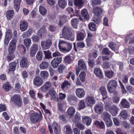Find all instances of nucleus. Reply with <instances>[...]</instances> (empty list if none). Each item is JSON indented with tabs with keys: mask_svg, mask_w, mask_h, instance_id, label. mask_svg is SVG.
Instances as JSON below:
<instances>
[{
	"mask_svg": "<svg viewBox=\"0 0 134 134\" xmlns=\"http://www.w3.org/2000/svg\"><path fill=\"white\" fill-rule=\"evenodd\" d=\"M62 35L64 38L71 41L74 39V37L71 32V29L68 26H65L62 31ZM62 38V37H60Z\"/></svg>",
	"mask_w": 134,
	"mask_h": 134,
	"instance_id": "nucleus-1",
	"label": "nucleus"
},
{
	"mask_svg": "<svg viewBox=\"0 0 134 134\" xmlns=\"http://www.w3.org/2000/svg\"><path fill=\"white\" fill-rule=\"evenodd\" d=\"M104 105L105 109L109 111L113 116H115L117 115L118 109L115 105L111 106L110 103L107 102H104Z\"/></svg>",
	"mask_w": 134,
	"mask_h": 134,
	"instance_id": "nucleus-2",
	"label": "nucleus"
},
{
	"mask_svg": "<svg viewBox=\"0 0 134 134\" xmlns=\"http://www.w3.org/2000/svg\"><path fill=\"white\" fill-rule=\"evenodd\" d=\"M118 83L115 80H111L109 81L107 88L108 92L110 93H113L117 88Z\"/></svg>",
	"mask_w": 134,
	"mask_h": 134,
	"instance_id": "nucleus-3",
	"label": "nucleus"
},
{
	"mask_svg": "<svg viewBox=\"0 0 134 134\" xmlns=\"http://www.w3.org/2000/svg\"><path fill=\"white\" fill-rule=\"evenodd\" d=\"M42 117L41 113L39 114L36 112L33 113L30 115V120L32 122L36 123L41 120Z\"/></svg>",
	"mask_w": 134,
	"mask_h": 134,
	"instance_id": "nucleus-4",
	"label": "nucleus"
},
{
	"mask_svg": "<svg viewBox=\"0 0 134 134\" xmlns=\"http://www.w3.org/2000/svg\"><path fill=\"white\" fill-rule=\"evenodd\" d=\"M11 100L14 102L15 105L19 107L22 105V100L20 96L15 95L11 98Z\"/></svg>",
	"mask_w": 134,
	"mask_h": 134,
	"instance_id": "nucleus-5",
	"label": "nucleus"
},
{
	"mask_svg": "<svg viewBox=\"0 0 134 134\" xmlns=\"http://www.w3.org/2000/svg\"><path fill=\"white\" fill-rule=\"evenodd\" d=\"M41 44L43 49L44 50L48 49L52 44V41L50 40L47 39L46 41H41Z\"/></svg>",
	"mask_w": 134,
	"mask_h": 134,
	"instance_id": "nucleus-6",
	"label": "nucleus"
},
{
	"mask_svg": "<svg viewBox=\"0 0 134 134\" xmlns=\"http://www.w3.org/2000/svg\"><path fill=\"white\" fill-rule=\"evenodd\" d=\"M94 109L96 113L100 114L103 110V104L101 102L96 104L94 107Z\"/></svg>",
	"mask_w": 134,
	"mask_h": 134,
	"instance_id": "nucleus-7",
	"label": "nucleus"
},
{
	"mask_svg": "<svg viewBox=\"0 0 134 134\" xmlns=\"http://www.w3.org/2000/svg\"><path fill=\"white\" fill-rule=\"evenodd\" d=\"M59 50L62 52L64 53L68 52L70 51L72 48V44L70 43H68L67 48L63 47L60 45H58Z\"/></svg>",
	"mask_w": 134,
	"mask_h": 134,
	"instance_id": "nucleus-8",
	"label": "nucleus"
},
{
	"mask_svg": "<svg viewBox=\"0 0 134 134\" xmlns=\"http://www.w3.org/2000/svg\"><path fill=\"white\" fill-rule=\"evenodd\" d=\"M67 21V18L66 16L65 15L60 16L55 23L58 24L59 25L61 26Z\"/></svg>",
	"mask_w": 134,
	"mask_h": 134,
	"instance_id": "nucleus-9",
	"label": "nucleus"
},
{
	"mask_svg": "<svg viewBox=\"0 0 134 134\" xmlns=\"http://www.w3.org/2000/svg\"><path fill=\"white\" fill-rule=\"evenodd\" d=\"M17 40L15 39H13L9 44V53H13L15 50L16 47Z\"/></svg>",
	"mask_w": 134,
	"mask_h": 134,
	"instance_id": "nucleus-10",
	"label": "nucleus"
},
{
	"mask_svg": "<svg viewBox=\"0 0 134 134\" xmlns=\"http://www.w3.org/2000/svg\"><path fill=\"white\" fill-rule=\"evenodd\" d=\"M62 57H60L54 59L51 62V64L52 66L54 68L57 67L58 64L62 62Z\"/></svg>",
	"mask_w": 134,
	"mask_h": 134,
	"instance_id": "nucleus-11",
	"label": "nucleus"
},
{
	"mask_svg": "<svg viewBox=\"0 0 134 134\" xmlns=\"http://www.w3.org/2000/svg\"><path fill=\"white\" fill-rule=\"evenodd\" d=\"M85 101L87 104L89 106H91L96 103L94 98L92 96L87 97Z\"/></svg>",
	"mask_w": 134,
	"mask_h": 134,
	"instance_id": "nucleus-12",
	"label": "nucleus"
},
{
	"mask_svg": "<svg viewBox=\"0 0 134 134\" xmlns=\"http://www.w3.org/2000/svg\"><path fill=\"white\" fill-rule=\"evenodd\" d=\"M120 108H127L129 107L130 105V103L125 99H122L120 102Z\"/></svg>",
	"mask_w": 134,
	"mask_h": 134,
	"instance_id": "nucleus-13",
	"label": "nucleus"
},
{
	"mask_svg": "<svg viewBox=\"0 0 134 134\" xmlns=\"http://www.w3.org/2000/svg\"><path fill=\"white\" fill-rule=\"evenodd\" d=\"M99 91L103 97L102 99L104 100L107 98V92L105 87L103 86H102L99 88Z\"/></svg>",
	"mask_w": 134,
	"mask_h": 134,
	"instance_id": "nucleus-14",
	"label": "nucleus"
},
{
	"mask_svg": "<svg viewBox=\"0 0 134 134\" xmlns=\"http://www.w3.org/2000/svg\"><path fill=\"white\" fill-rule=\"evenodd\" d=\"M42 79L39 76L36 77L34 80V84L37 86H40L43 83Z\"/></svg>",
	"mask_w": 134,
	"mask_h": 134,
	"instance_id": "nucleus-15",
	"label": "nucleus"
},
{
	"mask_svg": "<svg viewBox=\"0 0 134 134\" xmlns=\"http://www.w3.org/2000/svg\"><path fill=\"white\" fill-rule=\"evenodd\" d=\"M76 94L79 98H81L84 97L85 92L82 89L79 88L76 89Z\"/></svg>",
	"mask_w": 134,
	"mask_h": 134,
	"instance_id": "nucleus-16",
	"label": "nucleus"
},
{
	"mask_svg": "<svg viewBox=\"0 0 134 134\" xmlns=\"http://www.w3.org/2000/svg\"><path fill=\"white\" fill-rule=\"evenodd\" d=\"M20 63V66L22 68H27L29 65V63L26 58H22Z\"/></svg>",
	"mask_w": 134,
	"mask_h": 134,
	"instance_id": "nucleus-17",
	"label": "nucleus"
},
{
	"mask_svg": "<svg viewBox=\"0 0 134 134\" xmlns=\"http://www.w3.org/2000/svg\"><path fill=\"white\" fill-rule=\"evenodd\" d=\"M51 86V84L49 81L46 83L41 88V91L42 92H44L49 90Z\"/></svg>",
	"mask_w": 134,
	"mask_h": 134,
	"instance_id": "nucleus-18",
	"label": "nucleus"
},
{
	"mask_svg": "<svg viewBox=\"0 0 134 134\" xmlns=\"http://www.w3.org/2000/svg\"><path fill=\"white\" fill-rule=\"evenodd\" d=\"M94 73L100 79L103 78V75L101 70L99 68H96L94 71Z\"/></svg>",
	"mask_w": 134,
	"mask_h": 134,
	"instance_id": "nucleus-19",
	"label": "nucleus"
},
{
	"mask_svg": "<svg viewBox=\"0 0 134 134\" xmlns=\"http://www.w3.org/2000/svg\"><path fill=\"white\" fill-rule=\"evenodd\" d=\"M78 99L75 96L72 95L69 96L67 98L68 101L70 104H74V103L77 102Z\"/></svg>",
	"mask_w": 134,
	"mask_h": 134,
	"instance_id": "nucleus-20",
	"label": "nucleus"
},
{
	"mask_svg": "<svg viewBox=\"0 0 134 134\" xmlns=\"http://www.w3.org/2000/svg\"><path fill=\"white\" fill-rule=\"evenodd\" d=\"M28 26L27 22L25 20L21 22L20 24V28L22 31L26 30Z\"/></svg>",
	"mask_w": 134,
	"mask_h": 134,
	"instance_id": "nucleus-21",
	"label": "nucleus"
},
{
	"mask_svg": "<svg viewBox=\"0 0 134 134\" xmlns=\"http://www.w3.org/2000/svg\"><path fill=\"white\" fill-rule=\"evenodd\" d=\"M78 65V67L80 69L83 70L85 71L87 70V69L84 62L82 60L80 59L79 60Z\"/></svg>",
	"mask_w": 134,
	"mask_h": 134,
	"instance_id": "nucleus-22",
	"label": "nucleus"
},
{
	"mask_svg": "<svg viewBox=\"0 0 134 134\" xmlns=\"http://www.w3.org/2000/svg\"><path fill=\"white\" fill-rule=\"evenodd\" d=\"M102 10L100 7H96L93 8V13L96 16H100L102 13Z\"/></svg>",
	"mask_w": 134,
	"mask_h": 134,
	"instance_id": "nucleus-23",
	"label": "nucleus"
},
{
	"mask_svg": "<svg viewBox=\"0 0 134 134\" xmlns=\"http://www.w3.org/2000/svg\"><path fill=\"white\" fill-rule=\"evenodd\" d=\"M14 14V12L13 10H7L6 13L5 15L8 20H10L12 18Z\"/></svg>",
	"mask_w": 134,
	"mask_h": 134,
	"instance_id": "nucleus-24",
	"label": "nucleus"
},
{
	"mask_svg": "<svg viewBox=\"0 0 134 134\" xmlns=\"http://www.w3.org/2000/svg\"><path fill=\"white\" fill-rule=\"evenodd\" d=\"M82 120L84 123L88 126L90 125L92 122L91 119L89 117L85 116L82 117Z\"/></svg>",
	"mask_w": 134,
	"mask_h": 134,
	"instance_id": "nucleus-25",
	"label": "nucleus"
},
{
	"mask_svg": "<svg viewBox=\"0 0 134 134\" xmlns=\"http://www.w3.org/2000/svg\"><path fill=\"white\" fill-rule=\"evenodd\" d=\"M49 93L51 96V99L54 101H55L57 99V95L56 92L54 90H52L49 91Z\"/></svg>",
	"mask_w": 134,
	"mask_h": 134,
	"instance_id": "nucleus-26",
	"label": "nucleus"
},
{
	"mask_svg": "<svg viewBox=\"0 0 134 134\" xmlns=\"http://www.w3.org/2000/svg\"><path fill=\"white\" fill-rule=\"evenodd\" d=\"M58 3L59 7L63 9H64L67 5V2L65 0H59Z\"/></svg>",
	"mask_w": 134,
	"mask_h": 134,
	"instance_id": "nucleus-27",
	"label": "nucleus"
},
{
	"mask_svg": "<svg viewBox=\"0 0 134 134\" xmlns=\"http://www.w3.org/2000/svg\"><path fill=\"white\" fill-rule=\"evenodd\" d=\"M79 20L77 18L72 19L71 21V23L73 27L75 29H77V25L79 23Z\"/></svg>",
	"mask_w": 134,
	"mask_h": 134,
	"instance_id": "nucleus-28",
	"label": "nucleus"
},
{
	"mask_svg": "<svg viewBox=\"0 0 134 134\" xmlns=\"http://www.w3.org/2000/svg\"><path fill=\"white\" fill-rule=\"evenodd\" d=\"M16 65V62H13L10 63L9 65V69L7 71L9 73L10 71H14L15 70V68Z\"/></svg>",
	"mask_w": 134,
	"mask_h": 134,
	"instance_id": "nucleus-29",
	"label": "nucleus"
},
{
	"mask_svg": "<svg viewBox=\"0 0 134 134\" xmlns=\"http://www.w3.org/2000/svg\"><path fill=\"white\" fill-rule=\"evenodd\" d=\"M81 120V116L79 113H77L75 115L74 118L72 119L73 122L75 123L79 122Z\"/></svg>",
	"mask_w": 134,
	"mask_h": 134,
	"instance_id": "nucleus-30",
	"label": "nucleus"
},
{
	"mask_svg": "<svg viewBox=\"0 0 134 134\" xmlns=\"http://www.w3.org/2000/svg\"><path fill=\"white\" fill-rule=\"evenodd\" d=\"M64 130L66 134H72V131L70 126L69 125H66L64 126Z\"/></svg>",
	"mask_w": 134,
	"mask_h": 134,
	"instance_id": "nucleus-31",
	"label": "nucleus"
},
{
	"mask_svg": "<svg viewBox=\"0 0 134 134\" xmlns=\"http://www.w3.org/2000/svg\"><path fill=\"white\" fill-rule=\"evenodd\" d=\"M128 116V114L127 111L126 110H123L120 113L119 115L120 118L121 119L122 118L124 119H127Z\"/></svg>",
	"mask_w": 134,
	"mask_h": 134,
	"instance_id": "nucleus-32",
	"label": "nucleus"
},
{
	"mask_svg": "<svg viewBox=\"0 0 134 134\" xmlns=\"http://www.w3.org/2000/svg\"><path fill=\"white\" fill-rule=\"evenodd\" d=\"M21 0H14V8L16 11H18L20 8V4Z\"/></svg>",
	"mask_w": 134,
	"mask_h": 134,
	"instance_id": "nucleus-33",
	"label": "nucleus"
},
{
	"mask_svg": "<svg viewBox=\"0 0 134 134\" xmlns=\"http://www.w3.org/2000/svg\"><path fill=\"white\" fill-rule=\"evenodd\" d=\"M81 14L82 16L85 19L87 20L89 19V15L86 9H83L81 11Z\"/></svg>",
	"mask_w": 134,
	"mask_h": 134,
	"instance_id": "nucleus-34",
	"label": "nucleus"
},
{
	"mask_svg": "<svg viewBox=\"0 0 134 134\" xmlns=\"http://www.w3.org/2000/svg\"><path fill=\"white\" fill-rule=\"evenodd\" d=\"M78 106V109L79 110L84 109L86 107L85 101L83 100H80Z\"/></svg>",
	"mask_w": 134,
	"mask_h": 134,
	"instance_id": "nucleus-35",
	"label": "nucleus"
},
{
	"mask_svg": "<svg viewBox=\"0 0 134 134\" xmlns=\"http://www.w3.org/2000/svg\"><path fill=\"white\" fill-rule=\"evenodd\" d=\"M75 112V109L72 107H71L68 108L66 112L68 115L71 118L74 115Z\"/></svg>",
	"mask_w": 134,
	"mask_h": 134,
	"instance_id": "nucleus-36",
	"label": "nucleus"
},
{
	"mask_svg": "<svg viewBox=\"0 0 134 134\" xmlns=\"http://www.w3.org/2000/svg\"><path fill=\"white\" fill-rule=\"evenodd\" d=\"M71 84L70 82L67 81L65 80L63 83L61 88L63 90H66L68 87V86H70Z\"/></svg>",
	"mask_w": 134,
	"mask_h": 134,
	"instance_id": "nucleus-37",
	"label": "nucleus"
},
{
	"mask_svg": "<svg viewBox=\"0 0 134 134\" xmlns=\"http://www.w3.org/2000/svg\"><path fill=\"white\" fill-rule=\"evenodd\" d=\"M125 41H129V43L132 44L134 43V36H131L130 35H127L125 38Z\"/></svg>",
	"mask_w": 134,
	"mask_h": 134,
	"instance_id": "nucleus-38",
	"label": "nucleus"
},
{
	"mask_svg": "<svg viewBox=\"0 0 134 134\" xmlns=\"http://www.w3.org/2000/svg\"><path fill=\"white\" fill-rule=\"evenodd\" d=\"M94 124L98 127L103 129L105 127V125L104 122L101 121L99 122L98 121H96L94 122Z\"/></svg>",
	"mask_w": 134,
	"mask_h": 134,
	"instance_id": "nucleus-39",
	"label": "nucleus"
},
{
	"mask_svg": "<svg viewBox=\"0 0 134 134\" xmlns=\"http://www.w3.org/2000/svg\"><path fill=\"white\" fill-rule=\"evenodd\" d=\"M74 4L79 8H81L83 6V2L82 0H74Z\"/></svg>",
	"mask_w": 134,
	"mask_h": 134,
	"instance_id": "nucleus-40",
	"label": "nucleus"
},
{
	"mask_svg": "<svg viewBox=\"0 0 134 134\" xmlns=\"http://www.w3.org/2000/svg\"><path fill=\"white\" fill-rule=\"evenodd\" d=\"M32 32V29H29L26 32L23 33L22 35L23 37L25 38L29 37L31 35Z\"/></svg>",
	"mask_w": 134,
	"mask_h": 134,
	"instance_id": "nucleus-41",
	"label": "nucleus"
},
{
	"mask_svg": "<svg viewBox=\"0 0 134 134\" xmlns=\"http://www.w3.org/2000/svg\"><path fill=\"white\" fill-rule=\"evenodd\" d=\"M88 27L89 29L93 31H95L96 29V24L93 23H90L88 25Z\"/></svg>",
	"mask_w": 134,
	"mask_h": 134,
	"instance_id": "nucleus-42",
	"label": "nucleus"
},
{
	"mask_svg": "<svg viewBox=\"0 0 134 134\" xmlns=\"http://www.w3.org/2000/svg\"><path fill=\"white\" fill-rule=\"evenodd\" d=\"M40 75L43 79H47L49 76L48 72L46 71H41L40 72Z\"/></svg>",
	"mask_w": 134,
	"mask_h": 134,
	"instance_id": "nucleus-43",
	"label": "nucleus"
},
{
	"mask_svg": "<svg viewBox=\"0 0 134 134\" xmlns=\"http://www.w3.org/2000/svg\"><path fill=\"white\" fill-rule=\"evenodd\" d=\"M24 43L26 47L28 48H29L31 44V40L29 38L25 39L24 40Z\"/></svg>",
	"mask_w": 134,
	"mask_h": 134,
	"instance_id": "nucleus-44",
	"label": "nucleus"
},
{
	"mask_svg": "<svg viewBox=\"0 0 134 134\" xmlns=\"http://www.w3.org/2000/svg\"><path fill=\"white\" fill-rule=\"evenodd\" d=\"M102 53L106 55H109L111 54L110 57H111L113 53H112L110 51L108 48H105L103 49Z\"/></svg>",
	"mask_w": 134,
	"mask_h": 134,
	"instance_id": "nucleus-45",
	"label": "nucleus"
},
{
	"mask_svg": "<svg viewBox=\"0 0 134 134\" xmlns=\"http://www.w3.org/2000/svg\"><path fill=\"white\" fill-rule=\"evenodd\" d=\"M52 125L54 132L57 133L59 130V126H58L57 123L54 122L53 123Z\"/></svg>",
	"mask_w": 134,
	"mask_h": 134,
	"instance_id": "nucleus-46",
	"label": "nucleus"
},
{
	"mask_svg": "<svg viewBox=\"0 0 134 134\" xmlns=\"http://www.w3.org/2000/svg\"><path fill=\"white\" fill-rule=\"evenodd\" d=\"M103 119L105 121L110 119V114L106 112H104L103 114Z\"/></svg>",
	"mask_w": 134,
	"mask_h": 134,
	"instance_id": "nucleus-47",
	"label": "nucleus"
},
{
	"mask_svg": "<svg viewBox=\"0 0 134 134\" xmlns=\"http://www.w3.org/2000/svg\"><path fill=\"white\" fill-rule=\"evenodd\" d=\"M39 8V12L41 14L44 15L46 14L47 11L45 8L42 6H40Z\"/></svg>",
	"mask_w": 134,
	"mask_h": 134,
	"instance_id": "nucleus-48",
	"label": "nucleus"
},
{
	"mask_svg": "<svg viewBox=\"0 0 134 134\" xmlns=\"http://www.w3.org/2000/svg\"><path fill=\"white\" fill-rule=\"evenodd\" d=\"M105 75L108 78H111L114 75V72L112 71H108L105 72Z\"/></svg>",
	"mask_w": 134,
	"mask_h": 134,
	"instance_id": "nucleus-49",
	"label": "nucleus"
},
{
	"mask_svg": "<svg viewBox=\"0 0 134 134\" xmlns=\"http://www.w3.org/2000/svg\"><path fill=\"white\" fill-rule=\"evenodd\" d=\"M86 73L82 71L79 75L80 79L82 82H85V80Z\"/></svg>",
	"mask_w": 134,
	"mask_h": 134,
	"instance_id": "nucleus-50",
	"label": "nucleus"
},
{
	"mask_svg": "<svg viewBox=\"0 0 134 134\" xmlns=\"http://www.w3.org/2000/svg\"><path fill=\"white\" fill-rule=\"evenodd\" d=\"M92 21L97 24H99L100 23L101 19L98 16H94L92 19Z\"/></svg>",
	"mask_w": 134,
	"mask_h": 134,
	"instance_id": "nucleus-51",
	"label": "nucleus"
},
{
	"mask_svg": "<svg viewBox=\"0 0 134 134\" xmlns=\"http://www.w3.org/2000/svg\"><path fill=\"white\" fill-rule=\"evenodd\" d=\"M84 37V34L82 32L79 33L77 35V39L78 41L82 40Z\"/></svg>",
	"mask_w": 134,
	"mask_h": 134,
	"instance_id": "nucleus-52",
	"label": "nucleus"
},
{
	"mask_svg": "<svg viewBox=\"0 0 134 134\" xmlns=\"http://www.w3.org/2000/svg\"><path fill=\"white\" fill-rule=\"evenodd\" d=\"M49 65V64L46 62H43L40 64V67L42 69H44L47 68Z\"/></svg>",
	"mask_w": 134,
	"mask_h": 134,
	"instance_id": "nucleus-53",
	"label": "nucleus"
},
{
	"mask_svg": "<svg viewBox=\"0 0 134 134\" xmlns=\"http://www.w3.org/2000/svg\"><path fill=\"white\" fill-rule=\"evenodd\" d=\"M15 55L13 53H9L7 57V58L8 61L9 62L13 60L15 58Z\"/></svg>",
	"mask_w": 134,
	"mask_h": 134,
	"instance_id": "nucleus-54",
	"label": "nucleus"
},
{
	"mask_svg": "<svg viewBox=\"0 0 134 134\" xmlns=\"http://www.w3.org/2000/svg\"><path fill=\"white\" fill-rule=\"evenodd\" d=\"M5 37H9V39H11L12 37V30L9 29L6 32Z\"/></svg>",
	"mask_w": 134,
	"mask_h": 134,
	"instance_id": "nucleus-55",
	"label": "nucleus"
},
{
	"mask_svg": "<svg viewBox=\"0 0 134 134\" xmlns=\"http://www.w3.org/2000/svg\"><path fill=\"white\" fill-rule=\"evenodd\" d=\"M115 64L119 66L120 70H123L124 64L122 62H115Z\"/></svg>",
	"mask_w": 134,
	"mask_h": 134,
	"instance_id": "nucleus-56",
	"label": "nucleus"
},
{
	"mask_svg": "<svg viewBox=\"0 0 134 134\" xmlns=\"http://www.w3.org/2000/svg\"><path fill=\"white\" fill-rule=\"evenodd\" d=\"M65 68V65L62 64H60L58 66V71L59 73H63V70Z\"/></svg>",
	"mask_w": 134,
	"mask_h": 134,
	"instance_id": "nucleus-57",
	"label": "nucleus"
},
{
	"mask_svg": "<svg viewBox=\"0 0 134 134\" xmlns=\"http://www.w3.org/2000/svg\"><path fill=\"white\" fill-rule=\"evenodd\" d=\"M72 61V59L69 55H67L64 58V62L68 63H70Z\"/></svg>",
	"mask_w": 134,
	"mask_h": 134,
	"instance_id": "nucleus-58",
	"label": "nucleus"
},
{
	"mask_svg": "<svg viewBox=\"0 0 134 134\" xmlns=\"http://www.w3.org/2000/svg\"><path fill=\"white\" fill-rule=\"evenodd\" d=\"M3 88L6 91H8L10 88V86L8 82H7L3 86Z\"/></svg>",
	"mask_w": 134,
	"mask_h": 134,
	"instance_id": "nucleus-59",
	"label": "nucleus"
},
{
	"mask_svg": "<svg viewBox=\"0 0 134 134\" xmlns=\"http://www.w3.org/2000/svg\"><path fill=\"white\" fill-rule=\"evenodd\" d=\"M36 57L38 60H41L42 58V53L41 51H38L37 53Z\"/></svg>",
	"mask_w": 134,
	"mask_h": 134,
	"instance_id": "nucleus-60",
	"label": "nucleus"
},
{
	"mask_svg": "<svg viewBox=\"0 0 134 134\" xmlns=\"http://www.w3.org/2000/svg\"><path fill=\"white\" fill-rule=\"evenodd\" d=\"M44 53L46 58L49 59L51 58V53L49 50L44 51Z\"/></svg>",
	"mask_w": 134,
	"mask_h": 134,
	"instance_id": "nucleus-61",
	"label": "nucleus"
},
{
	"mask_svg": "<svg viewBox=\"0 0 134 134\" xmlns=\"http://www.w3.org/2000/svg\"><path fill=\"white\" fill-rule=\"evenodd\" d=\"M115 44L113 42H110L108 45L109 47L112 50L115 51Z\"/></svg>",
	"mask_w": 134,
	"mask_h": 134,
	"instance_id": "nucleus-62",
	"label": "nucleus"
},
{
	"mask_svg": "<svg viewBox=\"0 0 134 134\" xmlns=\"http://www.w3.org/2000/svg\"><path fill=\"white\" fill-rule=\"evenodd\" d=\"M126 87L127 91L130 92L133 91L134 90L133 87L129 84L127 85Z\"/></svg>",
	"mask_w": 134,
	"mask_h": 134,
	"instance_id": "nucleus-63",
	"label": "nucleus"
},
{
	"mask_svg": "<svg viewBox=\"0 0 134 134\" xmlns=\"http://www.w3.org/2000/svg\"><path fill=\"white\" fill-rule=\"evenodd\" d=\"M105 122L107 126L108 127H110L112 125L113 123L111 119L105 121Z\"/></svg>",
	"mask_w": 134,
	"mask_h": 134,
	"instance_id": "nucleus-64",
	"label": "nucleus"
}]
</instances>
